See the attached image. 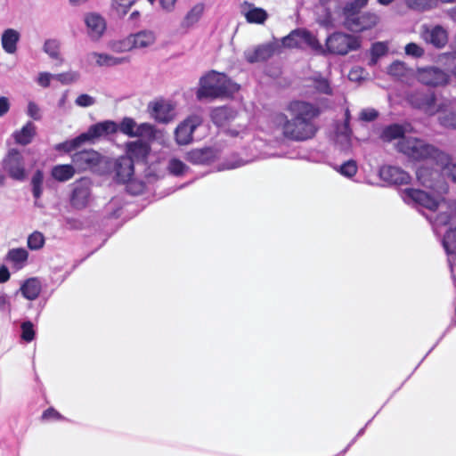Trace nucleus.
Masks as SVG:
<instances>
[{
    "label": "nucleus",
    "mask_w": 456,
    "mask_h": 456,
    "mask_svg": "<svg viewBox=\"0 0 456 456\" xmlns=\"http://www.w3.org/2000/svg\"><path fill=\"white\" fill-rule=\"evenodd\" d=\"M416 177L422 186L434 191L435 195L422 190L409 188L402 192V197L405 202L416 203L432 211L436 210L442 205H445L443 195L447 193L448 185L442 178L441 173L429 167L421 166L416 171Z\"/></svg>",
    "instance_id": "1"
},
{
    "label": "nucleus",
    "mask_w": 456,
    "mask_h": 456,
    "mask_svg": "<svg viewBox=\"0 0 456 456\" xmlns=\"http://www.w3.org/2000/svg\"><path fill=\"white\" fill-rule=\"evenodd\" d=\"M240 86L226 75L212 70L200 77L196 92L198 100H214L232 95Z\"/></svg>",
    "instance_id": "2"
},
{
    "label": "nucleus",
    "mask_w": 456,
    "mask_h": 456,
    "mask_svg": "<svg viewBox=\"0 0 456 456\" xmlns=\"http://www.w3.org/2000/svg\"><path fill=\"white\" fill-rule=\"evenodd\" d=\"M274 123L284 137L293 141L311 139L317 131L314 122L296 120L292 118L289 119L286 115L281 113L275 116Z\"/></svg>",
    "instance_id": "3"
},
{
    "label": "nucleus",
    "mask_w": 456,
    "mask_h": 456,
    "mask_svg": "<svg viewBox=\"0 0 456 456\" xmlns=\"http://www.w3.org/2000/svg\"><path fill=\"white\" fill-rule=\"evenodd\" d=\"M397 147L399 151L415 161L434 159L436 162L443 152L434 145L416 137H403Z\"/></svg>",
    "instance_id": "4"
},
{
    "label": "nucleus",
    "mask_w": 456,
    "mask_h": 456,
    "mask_svg": "<svg viewBox=\"0 0 456 456\" xmlns=\"http://www.w3.org/2000/svg\"><path fill=\"white\" fill-rule=\"evenodd\" d=\"M359 37L342 32H335L326 39V48L329 53L334 54H346L350 51L360 48Z\"/></svg>",
    "instance_id": "5"
},
{
    "label": "nucleus",
    "mask_w": 456,
    "mask_h": 456,
    "mask_svg": "<svg viewBox=\"0 0 456 456\" xmlns=\"http://www.w3.org/2000/svg\"><path fill=\"white\" fill-rule=\"evenodd\" d=\"M282 45L289 48H304L308 46L315 51H321L322 45L317 38L305 29H295L282 38Z\"/></svg>",
    "instance_id": "6"
},
{
    "label": "nucleus",
    "mask_w": 456,
    "mask_h": 456,
    "mask_svg": "<svg viewBox=\"0 0 456 456\" xmlns=\"http://www.w3.org/2000/svg\"><path fill=\"white\" fill-rule=\"evenodd\" d=\"M410 103L428 116H434L439 112L440 101H437L436 94L432 91H417L409 96Z\"/></svg>",
    "instance_id": "7"
},
{
    "label": "nucleus",
    "mask_w": 456,
    "mask_h": 456,
    "mask_svg": "<svg viewBox=\"0 0 456 456\" xmlns=\"http://www.w3.org/2000/svg\"><path fill=\"white\" fill-rule=\"evenodd\" d=\"M421 39L436 48H444L449 39L448 31L441 25H422L420 28Z\"/></svg>",
    "instance_id": "8"
},
{
    "label": "nucleus",
    "mask_w": 456,
    "mask_h": 456,
    "mask_svg": "<svg viewBox=\"0 0 456 456\" xmlns=\"http://www.w3.org/2000/svg\"><path fill=\"white\" fill-rule=\"evenodd\" d=\"M380 21L379 14L365 12L357 14L351 19L343 20V25L353 32H362L375 28Z\"/></svg>",
    "instance_id": "9"
},
{
    "label": "nucleus",
    "mask_w": 456,
    "mask_h": 456,
    "mask_svg": "<svg viewBox=\"0 0 456 456\" xmlns=\"http://www.w3.org/2000/svg\"><path fill=\"white\" fill-rule=\"evenodd\" d=\"M290 117L296 120L314 122L320 114L318 107L304 101H293L287 107Z\"/></svg>",
    "instance_id": "10"
},
{
    "label": "nucleus",
    "mask_w": 456,
    "mask_h": 456,
    "mask_svg": "<svg viewBox=\"0 0 456 456\" xmlns=\"http://www.w3.org/2000/svg\"><path fill=\"white\" fill-rule=\"evenodd\" d=\"M148 111L150 116L159 123L167 124L175 118V105L167 100L150 102Z\"/></svg>",
    "instance_id": "11"
},
{
    "label": "nucleus",
    "mask_w": 456,
    "mask_h": 456,
    "mask_svg": "<svg viewBox=\"0 0 456 456\" xmlns=\"http://www.w3.org/2000/svg\"><path fill=\"white\" fill-rule=\"evenodd\" d=\"M91 199V182L87 178H82L72 184L70 204L77 208H85Z\"/></svg>",
    "instance_id": "12"
},
{
    "label": "nucleus",
    "mask_w": 456,
    "mask_h": 456,
    "mask_svg": "<svg viewBox=\"0 0 456 456\" xmlns=\"http://www.w3.org/2000/svg\"><path fill=\"white\" fill-rule=\"evenodd\" d=\"M202 123V119L198 115L188 117L181 122L175 130V142L179 145H186L192 142L194 130Z\"/></svg>",
    "instance_id": "13"
},
{
    "label": "nucleus",
    "mask_w": 456,
    "mask_h": 456,
    "mask_svg": "<svg viewBox=\"0 0 456 456\" xmlns=\"http://www.w3.org/2000/svg\"><path fill=\"white\" fill-rule=\"evenodd\" d=\"M4 170L14 180L23 181L27 177L22 155L16 150H11L4 161Z\"/></svg>",
    "instance_id": "14"
},
{
    "label": "nucleus",
    "mask_w": 456,
    "mask_h": 456,
    "mask_svg": "<svg viewBox=\"0 0 456 456\" xmlns=\"http://www.w3.org/2000/svg\"><path fill=\"white\" fill-rule=\"evenodd\" d=\"M417 77L422 84L431 86H444L449 80L448 74L436 67L419 69L417 71Z\"/></svg>",
    "instance_id": "15"
},
{
    "label": "nucleus",
    "mask_w": 456,
    "mask_h": 456,
    "mask_svg": "<svg viewBox=\"0 0 456 456\" xmlns=\"http://www.w3.org/2000/svg\"><path fill=\"white\" fill-rule=\"evenodd\" d=\"M438 123L446 129L456 130V99L440 101Z\"/></svg>",
    "instance_id": "16"
},
{
    "label": "nucleus",
    "mask_w": 456,
    "mask_h": 456,
    "mask_svg": "<svg viewBox=\"0 0 456 456\" xmlns=\"http://www.w3.org/2000/svg\"><path fill=\"white\" fill-rule=\"evenodd\" d=\"M240 13L250 24L263 25L269 18L268 12L253 3L244 1L240 4Z\"/></svg>",
    "instance_id": "17"
},
{
    "label": "nucleus",
    "mask_w": 456,
    "mask_h": 456,
    "mask_svg": "<svg viewBox=\"0 0 456 456\" xmlns=\"http://www.w3.org/2000/svg\"><path fill=\"white\" fill-rule=\"evenodd\" d=\"M94 64L100 68H113L130 62V58L125 55H116L113 53L93 52L89 54Z\"/></svg>",
    "instance_id": "18"
},
{
    "label": "nucleus",
    "mask_w": 456,
    "mask_h": 456,
    "mask_svg": "<svg viewBox=\"0 0 456 456\" xmlns=\"http://www.w3.org/2000/svg\"><path fill=\"white\" fill-rule=\"evenodd\" d=\"M85 23L86 25L88 36L93 40H99L106 30V21L103 17L95 12L85 15Z\"/></svg>",
    "instance_id": "19"
},
{
    "label": "nucleus",
    "mask_w": 456,
    "mask_h": 456,
    "mask_svg": "<svg viewBox=\"0 0 456 456\" xmlns=\"http://www.w3.org/2000/svg\"><path fill=\"white\" fill-rule=\"evenodd\" d=\"M274 51L273 44H264L246 49L243 54L248 62L255 63L268 60Z\"/></svg>",
    "instance_id": "20"
},
{
    "label": "nucleus",
    "mask_w": 456,
    "mask_h": 456,
    "mask_svg": "<svg viewBox=\"0 0 456 456\" xmlns=\"http://www.w3.org/2000/svg\"><path fill=\"white\" fill-rule=\"evenodd\" d=\"M118 131V124L111 120L99 122L91 126L86 133H84L85 140L91 141L96 138L115 134Z\"/></svg>",
    "instance_id": "21"
},
{
    "label": "nucleus",
    "mask_w": 456,
    "mask_h": 456,
    "mask_svg": "<svg viewBox=\"0 0 456 456\" xmlns=\"http://www.w3.org/2000/svg\"><path fill=\"white\" fill-rule=\"evenodd\" d=\"M133 50H142L152 47L157 41L156 32L151 29H142L129 35Z\"/></svg>",
    "instance_id": "22"
},
{
    "label": "nucleus",
    "mask_w": 456,
    "mask_h": 456,
    "mask_svg": "<svg viewBox=\"0 0 456 456\" xmlns=\"http://www.w3.org/2000/svg\"><path fill=\"white\" fill-rule=\"evenodd\" d=\"M100 155L94 151H82L72 156V162L77 170H86L99 163Z\"/></svg>",
    "instance_id": "23"
},
{
    "label": "nucleus",
    "mask_w": 456,
    "mask_h": 456,
    "mask_svg": "<svg viewBox=\"0 0 456 456\" xmlns=\"http://www.w3.org/2000/svg\"><path fill=\"white\" fill-rule=\"evenodd\" d=\"M380 177L388 183L403 184L408 183L411 176L408 173L397 167L387 166L379 170Z\"/></svg>",
    "instance_id": "24"
},
{
    "label": "nucleus",
    "mask_w": 456,
    "mask_h": 456,
    "mask_svg": "<svg viewBox=\"0 0 456 456\" xmlns=\"http://www.w3.org/2000/svg\"><path fill=\"white\" fill-rule=\"evenodd\" d=\"M150 152V146L148 143L142 141H135L127 142L126 145V158L132 159L134 162H142L146 159Z\"/></svg>",
    "instance_id": "25"
},
{
    "label": "nucleus",
    "mask_w": 456,
    "mask_h": 456,
    "mask_svg": "<svg viewBox=\"0 0 456 456\" xmlns=\"http://www.w3.org/2000/svg\"><path fill=\"white\" fill-rule=\"evenodd\" d=\"M318 23L327 28H335L338 24H343L342 10L340 7H336L333 10L330 8H323V12L318 15Z\"/></svg>",
    "instance_id": "26"
},
{
    "label": "nucleus",
    "mask_w": 456,
    "mask_h": 456,
    "mask_svg": "<svg viewBox=\"0 0 456 456\" xmlns=\"http://www.w3.org/2000/svg\"><path fill=\"white\" fill-rule=\"evenodd\" d=\"M20 39V33L14 28L4 29L1 36L3 50L8 54H14L17 52L18 43Z\"/></svg>",
    "instance_id": "27"
},
{
    "label": "nucleus",
    "mask_w": 456,
    "mask_h": 456,
    "mask_svg": "<svg viewBox=\"0 0 456 456\" xmlns=\"http://www.w3.org/2000/svg\"><path fill=\"white\" fill-rule=\"evenodd\" d=\"M216 157V153L211 148L195 149L186 154V159L195 165L208 164Z\"/></svg>",
    "instance_id": "28"
},
{
    "label": "nucleus",
    "mask_w": 456,
    "mask_h": 456,
    "mask_svg": "<svg viewBox=\"0 0 456 456\" xmlns=\"http://www.w3.org/2000/svg\"><path fill=\"white\" fill-rule=\"evenodd\" d=\"M115 171L118 180L122 183L129 181L134 175V163L131 159L122 156L116 161Z\"/></svg>",
    "instance_id": "29"
},
{
    "label": "nucleus",
    "mask_w": 456,
    "mask_h": 456,
    "mask_svg": "<svg viewBox=\"0 0 456 456\" xmlns=\"http://www.w3.org/2000/svg\"><path fill=\"white\" fill-rule=\"evenodd\" d=\"M205 11V5L202 3L194 4L184 15L181 21V27L190 28L197 24L201 19Z\"/></svg>",
    "instance_id": "30"
},
{
    "label": "nucleus",
    "mask_w": 456,
    "mask_h": 456,
    "mask_svg": "<svg viewBox=\"0 0 456 456\" xmlns=\"http://www.w3.org/2000/svg\"><path fill=\"white\" fill-rule=\"evenodd\" d=\"M36 135V126L32 122H28L20 130L13 133L15 142L20 145L30 143Z\"/></svg>",
    "instance_id": "31"
},
{
    "label": "nucleus",
    "mask_w": 456,
    "mask_h": 456,
    "mask_svg": "<svg viewBox=\"0 0 456 456\" xmlns=\"http://www.w3.org/2000/svg\"><path fill=\"white\" fill-rule=\"evenodd\" d=\"M436 165L441 168L442 175L451 178L452 182L456 183V163L452 161L451 157L444 153L439 155Z\"/></svg>",
    "instance_id": "32"
},
{
    "label": "nucleus",
    "mask_w": 456,
    "mask_h": 456,
    "mask_svg": "<svg viewBox=\"0 0 456 456\" xmlns=\"http://www.w3.org/2000/svg\"><path fill=\"white\" fill-rule=\"evenodd\" d=\"M453 0H404V4L412 11L423 12L435 8L439 2L450 3Z\"/></svg>",
    "instance_id": "33"
},
{
    "label": "nucleus",
    "mask_w": 456,
    "mask_h": 456,
    "mask_svg": "<svg viewBox=\"0 0 456 456\" xmlns=\"http://www.w3.org/2000/svg\"><path fill=\"white\" fill-rule=\"evenodd\" d=\"M106 46L110 52L116 55L133 51L129 35L123 38L111 39L107 42Z\"/></svg>",
    "instance_id": "34"
},
{
    "label": "nucleus",
    "mask_w": 456,
    "mask_h": 456,
    "mask_svg": "<svg viewBox=\"0 0 456 456\" xmlns=\"http://www.w3.org/2000/svg\"><path fill=\"white\" fill-rule=\"evenodd\" d=\"M369 0H349L341 8L343 20L353 18L360 13L361 10L368 4Z\"/></svg>",
    "instance_id": "35"
},
{
    "label": "nucleus",
    "mask_w": 456,
    "mask_h": 456,
    "mask_svg": "<svg viewBox=\"0 0 456 456\" xmlns=\"http://www.w3.org/2000/svg\"><path fill=\"white\" fill-rule=\"evenodd\" d=\"M411 126L410 125H398L394 124L384 128L382 132V138L385 141L390 142L395 139H398L404 135V134L410 132Z\"/></svg>",
    "instance_id": "36"
},
{
    "label": "nucleus",
    "mask_w": 456,
    "mask_h": 456,
    "mask_svg": "<svg viewBox=\"0 0 456 456\" xmlns=\"http://www.w3.org/2000/svg\"><path fill=\"white\" fill-rule=\"evenodd\" d=\"M20 291L27 299L35 300L40 294L41 283L37 278H30L21 285Z\"/></svg>",
    "instance_id": "37"
},
{
    "label": "nucleus",
    "mask_w": 456,
    "mask_h": 456,
    "mask_svg": "<svg viewBox=\"0 0 456 456\" xmlns=\"http://www.w3.org/2000/svg\"><path fill=\"white\" fill-rule=\"evenodd\" d=\"M211 118L215 124L221 126L235 118V112L227 107L216 108L211 112Z\"/></svg>",
    "instance_id": "38"
},
{
    "label": "nucleus",
    "mask_w": 456,
    "mask_h": 456,
    "mask_svg": "<svg viewBox=\"0 0 456 456\" xmlns=\"http://www.w3.org/2000/svg\"><path fill=\"white\" fill-rule=\"evenodd\" d=\"M51 175L59 182H66L75 175V167L72 165H56L52 168Z\"/></svg>",
    "instance_id": "39"
},
{
    "label": "nucleus",
    "mask_w": 456,
    "mask_h": 456,
    "mask_svg": "<svg viewBox=\"0 0 456 456\" xmlns=\"http://www.w3.org/2000/svg\"><path fill=\"white\" fill-rule=\"evenodd\" d=\"M43 51L53 60L58 61L60 63L63 62L61 54V43L57 39H46L43 45Z\"/></svg>",
    "instance_id": "40"
},
{
    "label": "nucleus",
    "mask_w": 456,
    "mask_h": 456,
    "mask_svg": "<svg viewBox=\"0 0 456 456\" xmlns=\"http://www.w3.org/2000/svg\"><path fill=\"white\" fill-rule=\"evenodd\" d=\"M138 0H111L110 9L114 15L122 18Z\"/></svg>",
    "instance_id": "41"
},
{
    "label": "nucleus",
    "mask_w": 456,
    "mask_h": 456,
    "mask_svg": "<svg viewBox=\"0 0 456 456\" xmlns=\"http://www.w3.org/2000/svg\"><path fill=\"white\" fill-rule=\"evenodd\" d=\"M161 131L150 123H141L136 129L135 137H142L147 140H155L159 137Z\"/></svg>",
    "instance_id": "42"
},
{
    "label": "nucleus",
    "mask_w": 456,
    "mask_h": 456,
    "mask_svg": "<svg viewBox=\"0 0 456 456\" xmlns=\"http://www.w3.org/2000/svg\"><path fill=\"white\" fill-rule=\"evenodd\" d=\"M28 253L23 248H17L9 250L6 258L12 262L15 266L20 268L28 260Z\"/></svg>",
    "instance_id": "43"
},
{
    "label": "nucleus",
    "mask_w": 456,
    "mask_h": 456,
    "mask_svg": "<svg viewBox=\"0 0 456 456\" xmlns=\"http://www.w3.org/2000/svg\"><path fill=\"white\" fill-rule=\"evenodd\" d=\"M138 126L139 124H137L132 118H124L120 124L118 125V130L129 137H135Z\"/></svg>",
    "instance_id": "44"
},
{
    "label": "nucleus",
    "mask_w": 456,
    "mask_h": 456,
    "mask_svg": "<svg viewBox=\"0 0 456 456\" xmlns=\"http://www.w3.org/2000/svg\"><path fill=\"white\" fill-rule=\"evenodd\" d=\"M43 182H44V175L43 172L37 170L32 176L31 185H32V192L33 196L36 199H39L43 193Z\"/></svg>",
    "instance_id": "45"
},
{
    "label": "nucleus",
    "mask_w": 456,
    "mask_h": 456,
    "mask_svg": "<svg viewBox=\"0 0 456 456\" xmlns=\"http://www.w3.org/2000/svg\"><path fill=\"white\" fill-rule=\"evenodd\" d=\"M86 142L85 135L80 134L79 136L76 137L75 139H72L70 141H66L62 143H60L56 149L59 151H64L66 152H69L78 146H80L82 143Z\"/></svg>",
    "instance_id": "46"
},
{
    "label": "nucleus",
    "mask_w": 456,
    "mask_h": 456,
    "mask_svg": "<svg viewBox=\"0 0 456 456\" xmlns=\"http://www.w3.org/2000/svg\"><path fill=\"white\" fill-rule=\"evenodd\" d=\"M45 244V236L40 232H32L28 238V247L31 250H37L43 248Z\"/></svg>",
    "instance_id": "47"
},
{
    "label": "nucleus",
    "mask_w": 456,
    "mask_h": 456,
    "mask_svg": "<svg viewBox=\"0 0 456 456\" xmlns=\"http://www.w3.org/2000/svg\"><path fill=\"white\" fill-rule=\"evenodd\" d=\"M79 78V73L74 70L54 74V79L61 82L62 85H69L75 83Z\"/></svg>",
    "instance_id": "48"
},
{
    "label": "nucleus",
    "mask_w": 456,
    "mask_h": 456,
    "mask_svg": "<svg viewBox=\"0 0 456 456\" xmlns=\"http://www.w3.org/2000/svg\"><path fill=\"white\" fill-rule=\"evenodd\" d=\"M387 45L384 42L375 43L371 47V60L370 64L374 65L377 63L378 59L384 56L387 53Z\"/></svg>",
    "instance_id": "49"
},
{
    "label": "nucleus",
    "mask_w": 456,
    "mask_h": 456,
    "mask_svg": "<svg viewBox=\"0 0 456 456\" xmlns=\"http://www.w3.org/2000/svg\"><path fill=\"white\" fill-rule=\"evenodd\" d=\"M168 171L175 175H182L188 170V167L177 159H171L167 166Z\"/></svg>",
    "instance_id": "50"
},
{
    "label": "nucleus",
    "mask_w": 456,
    "mask_h": 456,
    "mask_svg": "<svg viewBox=\"0 0 456 456\" xmlns=\"http://www.w3.org/2000/svg\"><path fill=\"white\" fill-rule=\"evenodd\" d=\"M440 62L444 64L449 71L456 76V53H447L440 56Z\"/></svg>",
    "instance_id": "51"
},
{
    "label": "nucleus",
    "mask_w": 456,
    "mask_h": 456,
    "mask_svg": "<svg viewBox=\"0 0 456 456\" xmlns=\"http://www.w3.org/2000/svg\"><path fill=\"white\" fill-rule=\"evenodd\" d=\"M342 175L346 177H352L357 172V165L354 160H348L339 166L337 169Z\"/></svg>",
    "instance_id": "52"
},
{
    "label": "nucleus",
    "mask_w": 456,
    "mask_h": 456,
    "mask_svg": "<svg viewBox=\"0 0 456 456\" xmlns=\"http://www.w3.org/2000/svg\"><path fill=\"white\" fill-rule=\"evenodd\" d=\"M314 87L319 93L325 94H331L332 89L330 86V83L327 79L316 77L313 79Z\"/></svg>",
    "instance_id": "53"
},
{
    "label": "nucleus",
    "mask_w": 456,
    "mask_h": 456,
    "mask_svg": "<svg viewBox=\"0 0 456 456\" xmlns=\"http://www.w3.org/2000/svg\"><path fill=\"white\" fill-rule=\"evenodd\" d=\"M21 338L25 341L30 342L34 339L35 331L30 322H25L21 324Z\"/></svg>",
    "instance_id": "54"
},
{
    "label": "nucleus",
    "mask_w": 456,
    "mask_h": 456,
    "mask_svg": "<svg viewBox=\"0 0 456 456\" xmlns=\"http://www.w3.org/2000/svg\"><path fill=\"white\" fill-rule=\"evenodd\" d=\"M343 131L337 135V142L341 144L343 148H347L350 144L351 132L348 128L347 124L343 126Z\"/></svg>",
    "instance_id": "55"
},
{
    "label": "nucleus",
    "mask_w": 456,
    "mask_h": 456,
    "mask_svg": "<svg viewBox=\"0 0 456 456\" xmlns=\"http://www.w3.org/2000/svg\"><path fill=\"white\" fill-rule=\"evenodd\" d=\"M405 53L419 58L424 55V49L415 43H409L405 46Z\"/></svg>",
    "instance_id": "56"
},
{
    "label": "nucleus",
    "mask_w": 456,
    "mask_h": 456,
    "mask_svg": "<svg viewBox=\"0 0 456 456\" xmlns=\"http://www.w3.org/2000/svg\"><path fill=\"white\" fill-rule=\"evenodd\" d=\"M405 66L401 61L393 62L388 68V73L395 77H401L405 72Z\"/></svg>",
    "instance_id": "57"
},
{
    "label": "nucleus",
    "mask_w": 456,
    "mask_h": 456,
    "mask_svg": "<svg viewBox=\"0 0 456 456\" xmlns=\"http://www.w3.org/2000/svg\"><path fill=\"white\" fill-rule=\"evenodd\" d=\"M75 102L80 107H90L95 103V99L89 94H83L77 96Z\"/></svg>",
    "instance_id": "58"
},
{
    "label": "nucleus",
    "mask_w": 456,
    "mask_h": 456,
    "mask_svg": "<svg viewBox=\"0 0 456 456\" xmlns=\"http://www.w3.org/2000/svg\"><path fill=\"white\" fill-rule=\"evenodd\" d=\"M52 79H54V74L49 72H40L37 77V84L42 87H48Z\"/></svg>",
    "instance_id": "59"
},
{
    "label": "nucleus",
    "mask_w": 456,
    "mask_h": 456,
    "mask_svg": "<svg viewBox=\"0 0 456 456\" xmlns=\"http://www.w3.org/2000/svg\"><path fill=\"white\" fill-rule=\"evenodd\" d=\"M28 115L35 120L41 118L40 109L34 102H29L28 104Z\"/></svg>",
    "instance_id": "60"
},
{
    "label": "nucleus",
    "mask_w": 456,
    "mask_h": 456,
    "mask_svg": "<svg viewBox=\"0 0 456 456\" xmlns=\"http://www.w3.org/2000/svg\"><path fill=\"white\" fill-rule=\"evenodd\" d=\"M363 76L364 70L360 67L353 68L348 73V78L352 81H360Z\"/></svg>",
    "instance_id": "61"
},
{
    "label": "nucleus",
    "mask_w": 456,
    "mask_h": 456,
    "mask_svg": "<svg viewBox=\"0 0 456 456\" xmlns=\"http://www.w3.org/2000/svg\"><path fill=\"white\" fill-rule=\"evenodd\" d=\"M378 117V112L374 109H365L360 113V118L365 121H372Z\"/></svg>",
    "instance_id": "62"
},
{
    "label": "nucleus",
    "mask_w": 456,
    "mask_h": 456,
    "mask_svg": "<svg viewBox=\"0 0 456 456\" xmlns=\"http://www.w3.org/2000/svg\"><path fill=\"white\" fill-rule=\"evenodd\" d=\"M159 4L164 12L169 13L175 11L176 0H159Z\"/></svg>",
    "instance_id": "63"
},
{
    "label": "nucleus",
    "mask_w": 456,
    "mask_h": 456,
    "mask_svg": "<svg viewBox=\"0 0 456 456\" xmlns=\"http://www.w3.org/2000/svg\"><path fill=\"white\" fill-rule=\"evenodd\" d=\"M0 310L11 312V304L8 296L3 292H0Z\"/></svg>",
    "instance_id": "64"
}]
</instances>
